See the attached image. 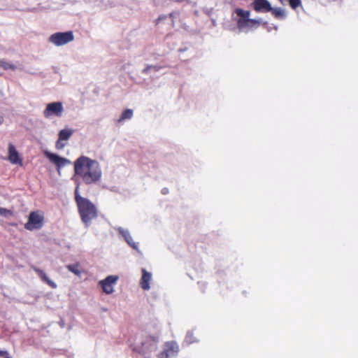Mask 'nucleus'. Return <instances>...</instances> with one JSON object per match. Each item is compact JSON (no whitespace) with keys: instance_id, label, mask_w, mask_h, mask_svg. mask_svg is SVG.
Returning a JSON list of instances; mask_svg holds the SVG:
<instances>
[{"instance_id":"nucleus-9","label":"nucleus","mask_w":358,"mask_h":358,"mask_svg":"<svg viewBox=\"0 0 358 358\" xmlns=\"http://www.w3.org/2000/svg\"><path fill=\"white\" fill-rule=\"evenodd\" d=\"M178 345L174 342H168L165 344L164 350L159 354L158 358H169L171 356H175L178 352Z\"/></svg>"},{"instance_id":"nucleus-8","label":"nucleus","mask_w":358,"mask_h":358,"mask_svg":"<svg viewBox=\"0 0 358 358\" xmlns=\"http://www.w3.org/2000/svg\"><path fill=\"white\" fill-rule=\"evenodd\" d=\"M118 278L117 275H108L105 279L100 280L99 284L106 294H110L114 291L113 285L115 284Z\"/></svg>"},{"instance_id":"nucleus-14","label":"nucleus","mask_w":358,"mask_h":358,"mask_svg":"<svg viewBox=\"0 0 358 358\" xmlns=\"http://www.w3.org/2000/svg\"><path fill=\"white\" fill-rule=\"evenodd\" d=\"M33 270L38 274L42 281L53 289L57 288V284L54 281L51 280L43 270L35 266L33 267Z\"/></svg>"},{"instance_id":"nucleus-23","label":"nucleus","mask_w":358,"mask_h":358,"mask_svg":"<svg viewBox=\"0 0 358 358\" xmlns=\"http://www.w3.org/2000/svg\"><path fill=\"white\" fill-rule=\"evenodd\" d=\"M185 341L188 343H192L194 342L192 332H189V331L187 332L186 338H185Z\"/></svg>"},{"instance_id":"nucleus-30","label":"nucleus","mask_w":358,"mask_h":358,"mask_svg":"<svg viewBox=\"0 0 358 358\" xmlns=\"http://www.w3.org/2000/svg\"><path fill=\"white\" fill-rule=\"evenodd\" d=\"M6 358H10V357H6Z\"/></svg>"},{"instance_id":"nucleus-13","label":"nucleus","mask_w":358,"mask_h":358,"mask_svg":"<svg viewBox=\"0 0 358 358\" xmlns=\"http://www.w3.org/2000/svg\"><path fill=\"white\" fill-rule=\"evenodd\" d=\"M142 277L140 280L141 287L143 290H148L150 288V281L152 280V273L146 271L145 268H142Z\"/></svg>"},{"instance_id":"nucleus-22","label":"nucleus","mask_w":358,"mask_h":358,"mask_svg":"<svg viewBox=\"0 0 358 358\" xmlns=\"http://www.w3.org/2000/svg\"><path fill=\"white\" fill-rule=\"evenodd\" d=\"M161 68L159 66H152V65H148L143 70V73H148L151 69L155 71H158Z\"/></svg>"},{"instance_id":"nucleus-17","label":"nucleus","mask_w":358,"mask_h":358,"mask_svg":"<svg viewBox=\"0 0 358 358\" xmlns=\"http://www.w3.org/2000/svg\"><path fill=\"white\" fill-rule=\"evenodd\" d=\"M270 12H271L274 17L278 19H284L286 17L284 9L281 8L272 7V10H270Z\"/></svg>"},{"instance_id":"nucleus-7","label":"nucleus","mask_w":358,"mask_h":358,"mask_svg":"<svg viewBox=\"0 0 358 358\" xmlns=\"http://www.w3.org/2000/svg\"><path fill=\"white\" fill-rule=\"evenodd\" d=\"M45 155L57 166L58 173L60 174V169L71 162L66 158L62 157L56 154L52 153L48 151L45 152Z\"/></svg>"},{"instance_id":"nucleus-26","label":"nucleus","mask_w":358,"mask_h":358,"mask_svg":"<svg viewBox=\"0 0 358 358\" xmlns=\"http://www.w3.org/2000/svg\"><path fill=\"white\" fill-rule=\"evenodd\" d=\"M8 355V352L6 350H0V356H5Z\"/></svg>"},{"instance_id":"nucleus-5","label":"nucleus","mask_w":358,"mask_h":358,"mask_svg":"<svg viewBox=\"0 0 358 358\" xmlns=\"http://www.w3.org/2000/svg\"><path fill=\"white\" fill-rule=\"evenodd\" d=\"M64 111L63 103L61 101H54L46 105L45 108L43 111V115L48 119L54 116L60 117L63 115Z\"/></svg>"},{"instance_id":"nucleus-2","label":"nucleus","mask_w":358,"mask_h":358,"mask_svg":"<svg viewBox=\"0 0 358 358\" xmlns=\"http://www.w3.org/2000/svg\"><path fill=\"white\" fill-rule=\"evenodd\" d=\"M75 199L80 218L85 225L88 227L91 221L97 217V209L95 205L88 199L83 197L79 194L78 187L75 190Z\"/></svg>"},{"instance_id":"nucleus-16","label":"nucleus","mask_w":358,"mask_h":358,"mask_svg":"<svg viewBox=\"0 0 358 358\" xmlns=\"http://www.w3.org/2000/svg\"><path fill=\"white\" fill-rule=\"evenodd\" d=\"M150 341V351L155 350L157 349V339L155 337H152L149 338V341H145L142 343V346L143 348V351L144 353H145L147 348H148V343Z\"/></svg>"},{"instance_id":"nucleus-21","label":"nucleus","mask_w":358,"mask_h":358,"mask_svg":"<svg viewBox=\"0 0 358 358\" xmlns=\"http://www.w3.org/2000/svg\"><path fill=\"white\" fill-rule=\"evenodd\" d=\"M288 1H289V3L290 6L293 9H296L299 6H301V0H288Z\"/></svg>"},{"instance_id":"nucleus-11","label":"nucleus","mask_w":358,"mask_h":358,"mask_svg":"<svg viewBox=\"0 0 358 358\" xmlns=\"http://www.w3.org/2000/svg\"><path fill=\"white\" fill-rule=\"evenodd\" d=\"M120 234L124 238L127 244L136 250H138V244L135 243L128 229H124L121 227L115 228Z\"/></svg>"},{"instance_id":"nucleus-28","label":"nucleus","mask_w":358,"mask_h":358,"mask_svg":"<svg viewBox=\"0 0 358 358\" xmlns=\"http://www.w3.org/2000/svg\"><path fill=\"white\" fill-rule=\"evenodd\" d=\"M3 117L0 115V125L3 123Z\"/></svg>"},{"instance_id":"nucleus-4","label":"nucleus","mask_w":358,"mask_h":358,"mask_svg":"<svg viewBox=\"0 0 358 358\" xmlns=\"http://www.w3.org/2000/svg\"><path fill=\"white\" fill-rule=\"evenodd\" d=\"M74 40V35L72 31L66 32H57L49 37V42L56 46L64 45Z\"/></svg>"},{"instance_id":"nucleus-24","label":"nucleus","mask_w":358,"mask_h":358,"mask_svg":"<svg viewBox=\"0 0 358 358\" xmlns=\"http://www.w3.org/2000/svg\"><path fill=\"white\" fill-rule=\"evenodd\" d=\"M0 215L6 217L8 215H11V212L6 208L0 207Z\"/></svg>"},{"instance_id":"nucleus-20","label":"nucleus","mask_w":358,"mask_h":358,"mask_svg":"<svg viewBox=\"0 0 358 358\" xmlns=\"http://www.w3.org/2000/svg\"><path fill=\"white\" fill-rule=\"evenodd\" d=\"M133 116V110L131 109H126L125 110L123 111V113H122V115L120 117V118L119 119V122H122V121H124L125 120H129Z\"/></svg>"},{"instance_id":"nucleus-10","label":"nucleus","mask_w":358,"mask_h":358,"mask_svg":"<svg viewBox=\"0 0 358 358\" xmlns=\"http://www.w3.org/2000/svg\"><path fill=\"white\" fill-rule=\"evenodd\" d=\"M251 6L257 13H267L272 10V6L267 0H254Z\"/></svg>"},{"instance_id":"nucleus-3","label":"nucleus","mask_w":358,"mask_h":358,"mask_svg":"<svg viewBox=\"0 0 358 358\" xmlns=\"http://www.w3.org/2000/svg\"><path fill=\"white\" fill-rule=\"evenodd\" d=\"M235 13L239 17L237 21V26L240 30L247 27H257L262 23V19H250V12L242 8H236Z\"/></svg>"},{"instance_id":"nucleus-25","label":"nucleus","mask_w":358,"mask_h":358,"mask_svg":"<svg viewBox=\"0 0 358 358\" xmlns=\"http://www.w3.org/2000/svg\"><path fill=\"white\" fill-rule=\"evenodd\" d=\"M62 140H59V138H58V140L57 141V142H56V145H55V147H56V148H57V150H62V149H63V148H64V147L65 146V145H64L63 143H62Z\"/></svg>"},{"instance_id":"nucleus-19","label":"nucleus","mask_w":358,"mask_h":358,"mask_svg":"<svg viewBox=\"0 0 358 358\" xmlns=\"http://www.w3.org/2000/svg\"><path fill=\"white\" fill-rule=\"evenodd\" d=\"M0 67L3 68L5 70H15L17 69L16 66L12 63H10L6 60H0Z\"/></svg>"},{"instance_id":"nucleus-12","label":"nucleus","mask_w":358,"mask_h":358,"mask_svg":"<svg viewBox=\"0 0 358 358\" xmlns=\"http://www.w3.org/2000/svg\"><path fill=\"white\" fill-rule=\"evenodd\" d=\"M8 160L13 164H22L18 152L12 143L8 145Z\"/></svg>"},{"instance_id":"nucleus-15","label":"nucleus","mask_w":358,"mask_h":358,"mask_svg":"<svg viewBox=\"0 0 358 358\" xmlns=\"http://www.w3.org/2000/svg\"><path fill=\"white\" fill-rule=\"evenodd\" d=\"M73 134V130L70 128L62 129L58 134V138L62 141H68Z\"/></svg>"},{"instance_id":"nucleus-18","label":"nucleus","mask_w":358,"mask_h":358,"mask_svg":"<svg viewBox=\"0 0 358 358\" xmlns=\"http://www.w3.org/2000/svg\"><path fill=\"white\" fill-rule=\"evenodd\" d=\"M66 268L71 273H74L77 276L81 275V271L80 269V264L78 263H76L73 264L66 265Z\"/></svg>"},{"instance_id":"nucleus-6","label":"nucleus","mask_w":358,"mask_h":358,"mask_svg":"<svg viewBox=\"0 0 358 358\" xmlns=\"http://www.w3.org/2000/svg\"><path fill=\"white\" fill-rule=\"evenodd\" d=\"M43 225V217L38 212H31L24 228L29 231L41 229Z\"/></svg>"},{"instance_id":"nucleus-1","label":"nucleus","mask_w":358,"mask_h":358,"mask_svg":"<svg viewBox=\"0 0 358 358\" xmlns=\"http://www.w3.org/2000/svg\"><path fill=\"white\" fill-rule=\"evenodd\" d=\"M74 172L87 185L99 181L102 175L99 163L85 156H80L74 162Z\"/></svg>"},{"instance_id":"nucleus-29","label":"nucleus","mask_w":358,"mask_h":358,"mask_svg":"<svg viewBox=\"0 0 358 358\" xmlns=\"http://www.w3.org/2000/svg\"><path fill=\"white\" fill-rule=\"evenodd\" d=\"M280 2H282V0H279Z\"/></svg>"},{"instance_id":"nucleus-27","label":"nucleus","mask_w":358,"mask_h":358,"mask_svg":"<svg viewBox=\"0 0 358 358\" xmlns=\"http://www.w3.org/2000/svg\"><path fill=\"white\" fill-rule=\"evenodd\" d=\"M168 192H169V189H168L167 188H164V189H162V193L163 194H166Z\"/></svg>"}]
</instances>
